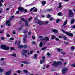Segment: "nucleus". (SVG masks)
Instances as JSON below:
<instances>
[{
	"mask_svg": "<svg viewBox=\"0 0 75 75\" xmlns=\"http://www.w3.org/2000/svg\"><path fill=\"white\" fill-rule=\"evenodd\" d=\"M56 37L55 36L53 35H52V37H51V39L52 40H54V38H55Z\"/></svg>",
	"mask_w": 75,
	"mask_h": 75,
	"instance_id": "obj_18",
	"label": "nucleus"
},
{
	"mask_svg": "<svg viewBox=\"0 0 75 75\" xmlns=\"http://www.w3.org/2000/svg\"><path fill=\"white\" fill-rule=\"evenodd\" d=\"M52 31L54 33H58V31L55 29H53L52 30Z\"/></svg>",
	"mask_w": 75,
	"mask_h": 75,
	"instance_id": "obj_22",
	"label": "nucleus"
},
{
	"mask_svg": "<svg viewBox=\"0 0 75 75\" xmlns=\"http://www.w3.org/2000/svg\"><path fill=\"white\" fill-rule=\"evenodd\" d=\"M3 30H1V31H0V34H1V33H3Z\"/></svg>",
	"mask_w": 75,
	"mask_h": 75,
	"instance_id": "obj_44",
	"label": "nucleus"
},
{
	"mask_svg": "<svg viewBox=\"0 0 75 75\" xmlns=\"http://www.w3.org/2000/svg\"><path fill=\"white\" fill-rule=\"evenodd\" d=\"M59 19H57L56 21V23H58V22L59 21Z\"/></svg>",
	"mask_w": 75,
	"mask_h": 75,
	"instance_id": "obj_59",
	"label": "nucleus"
},
{
	"mask_svg": "<svg viewBox=\"0 0 75 75\" xmlns=\"http://www.w3.org/2000/svg\"><path fill=\"white\" fill-rule=\"evenodd\" d=\"M24 11L26 13L27 12V10L26 9H25Z\"/></svg>",
	"mask_w": 75,
	"mask_h": 75,
	"instance_id": "obj_64",
	"label": "nucleus"
},
{
	"mask_svg": "<svg viewBox=\"0 0 75 75\" xmlns=\"http://www.w3.org/2000/svg\"><path fill=\"white\" fill-rule=\"evenodd\" d=\"M19 11H18L17 12V14H19Z\"/></svg>",
	"mask_w": 75,
	"mask_h": 75,
	"instance_id": "obj_63",
	"label": "nucleus"
},
{
	"mask_svg": "<svg viewBox=\"0 0 75 75\" xmlns=\"http://www.w3.org/2000/svg\"><path fill=\"white\" fill-rule=\"evenodd\" d=\"M58 16H62V13L61 12H60L58 13Z\"/></svg>",
	"mask_w": 75,
	"mask_h": 75,
	"instance_id": "obj_24",
	"label": "nucleus"
},
{
	"mask_svg": "<svg viewBox=\"0 0 75 75\" xmlns=\"http://www.w3.org/2000/svg\"><path fill=\"white\" fill-rule=\"evenodd\" d=\"M34 58L36 59H37V54H34Z\"/></svg>",
	"mask_w": 75,
	"mask_h": 75,
	"instance_id": "obj_21",
	"label": "nucleus"
},
{
	"mask_svg": "<svg viewBox=\"0 0 75 75\" xmlns=\"http://www.w3.org/2000/svg\"><path fill=\"white\" fill-rule=\"evenodd\" d=\"M46 48H47V47H43V48H42V51H44V50H45Z\"/></svg>",
	"mask_w": 75,
	"mask_h": 75,
	"instance_id": "obj_33",
	"label": "nucleus"
},
{
	"mask_svg": "<svg viewBox=\"0 0 75 75\" xmlns=\"http://www.w3.org/2000/svg\"><path fill=\"white\" fill-rule=\"evenodd\" d=\"M59 60H60V61H64V59H62V58H60L59 59Z\"/></svg>",
	"mask_w": 75,
	"mask_h": 75,
	"instance_id": "obj_46",
	"label": "nucleus"
},
{
	"mask_svg": "<svg viewBox=\"0 0 75 75\" xmlns=\"http://www.w3.org/2000/svg\"><path fill=\"white\" fill-rule=\"evenodd\" d=\"M46 4V2L45 1H44L42 2V4L44 5V4Z\"/></svg>",
	"mask_w": 75,
	"mask_h": 75,
	"instance_id": "obj_35",
	"label": "nucleus"
},
{
	"mask_svg": "<svg viewBox=\"0 0 75 75\" xmlns=\"http://www.w3.org/2000/svg\"><path fill=\"white\" fill-rule=\"evenodd\" d=\"M42 45H43V43H42V42H41L39 44V46L40 47H42Z\"/></svg>",
	"mask_w": 75,
	"mask_h": 75,
	"instance_id": "obj_15",
	"label": "nucleus"
},
{
	"mask_svg": "<svg viewBox=\"0 0 75 75\" xmlns=\"http://www.w3.org/2000/svg\"><path fill=\"white\" fill-rule=\"evenodd\" d=\"M27 35H26L25 36V38H27Z\"/></svg>",
	"mask_w": 75,
	"mask_h": 75,
	"instance_id": "obj_62",
	"label": "nucleus"
},
{
	"mask_svg": "<svg viewBox=\"0 0 75 75\" xmlns=\"http://www.w3.org/2000/svg\"><path fill=\"white\" fill-rule=\"evenodd\" d=\"M22 62L25 64H28V62L26 61H23Z\"/></svg>",
	"mask_w": 75,
	"mask_h": 75,
	"instance_id": "obj_14",
	"label": "nucleus"
},
{
	"mask_svg": "<svg viewBox=\"0 0 75 75\" xmlns=\"http://www.w3.org/2000/svg\"><path fill=\"white\" fill-rule=\"evenodd\" d=\"M1 61H4V58H2L0 59Z\"/></svg>",
	"mask_w": 75,
	"mask_h": 75,
	"instance_id": "obj_40",
	"label": "nucleus"
},
{
	"mask_svg": "<svg viewBox=\"0 0 75 75\" xmlns=\"http://www.w3.org/2000/svg\"><path fill=\"white\" fill-rule=\"evenodd\" d=\"M23 47V45H20L19 46V48H22Z\"/></svg>",
	"mask_w": 75,
	"mask_h": 75,
	"instance_id": "obj_31",
	"label": "nucleus"
},
{
	"mask_svg": "<svg viewBox=\"0 0 75 75\" xmlns=\"http://www.w3.org/2000/svg\"><path fill=\"white\" fill-rule=\"evenodd\" d=\"M62 63L60 62H57L54 61L53 62V63L52 64V65L53 66H54L56 67L58 66V65H62Z\"/></svg>",
	"mask_w": 75,
	"mask_h": 75,
	"instance_id": "obj_2",
	"label": "nucleus"
},
{
	"mask_svg": "<svg viewBox=\"0 0 75 75\" xmlns=\"http://www.w3.org/2000/svg\"><path fill=\"white\" fill-rule=\"evenodd\" d=\"M27 52H28L27 50H23L22 51V52H23L22 55H25V54H26V53H27Z\"/></svg>",
	"mask_w": 75,
	"mask_h": 75,
	"instance_id": "obj_9",
	"label": "nucleus"
},
{
	"mask_svg": "<svg viewBox=\"0 0 75 75\" xmlns=\"http://www.w3.org/2000/svg\"><path fill=\"white\" fill-rule=\"evenodd\" d=\"M11 55L13 57H16V53H13V54H11Z\"/></svg>",
	"mask_w": 75,
	"mask_h": 75,
	"instance_id": "obj_19",
	"label": "nucleus"
},
{
	"mask_svg": "<svg viewBox=\"0 0 75 75\" xmlns=\"http://www.w3.org/2000/svg\"><path fill=\"white\" fill-rule=\"evenodd\" d=\"M44 62H45V59L41 60L40 62V63L41 64H43Z\"/></svg>",
	"mask_w": 75,
	"mask_h": 75,
	"instance_id": "obj_13",
	"label": "nucleus"
},
{
	"mask_svg": "<svg viewBox=\"0 0 75 75\" xmlns=\"http://www.w3.org/2000/svg\"><path fill=\"white\" fill-rule=\"evenodd\" d=\"M47 40V41H48L49 38L48 37H45V38H41L40 39H38V41H44V40Z\"/></svg>",
	"mask_w": 75,
	"mask_h": 75,
	"instance_id": "obj_5",
	"label": "nucleus"
},
{
	"mask_svg": "<svg viewBox=\"0 0 75 75\" xmlns=\"http://www.w3.org/2000/svg\"><path fill=\"white\" fill-rule=\"evenodd\" d=\"M71 67H75V64H71Z\"/></svg>",
	"mask_w": 75,
	"mask_h": 75,
	"instance_id": "obj_39",
	"label": "nucleus"
},
{
	"mask_svg": "<svg viewBox=\"0 0 75 75\" xmlns=\"http://www.w3.org/2000/svg\"><path fill=\"white\" fill-rule=\"evenodd\" d=\"M51 11V9H48L46 10V11L48 12Z\"/></svg>",
	"mask_w": 75,
	"mask_h": 75,
	"instance_id": "obj_37",
	"label": "nucleus"
},
{
	"mask_svg": "<svg viewBox=\"0 0 75 75\" xmlns=\"http://www.w3.org/2000/svg\"><path fill=\"white\" fill-rule=\"evenodd\" d=\"M14 48L13 47H11L10 48V50H14Z\"/></svg>",
	"mask_w": 75,
	"mask_h": 75,
	"instance_id": "obj_41",
	"label": "nucleus"
},
{
	"mask_svg": "<svg viewBox=\"0 0 75 75\" xmlns=\"http://www.w3.org/2000/svg\"><path fill=\"white\" fill-rule=\"evenodd\" d=\"M61 53L62 54H63V55H64V54H65V52H62Z\"/></svg>",
	"mask_w": 75,
	"mask_h": 75,
	"instance_id": "obj_45",
	"label": "nucleus"
},
{
	"mask_svg": "<svg viewBox=\"0 0 75 75\" xmlns=\"http://www.w3.org/2000/svg\"><path fill=\"white\" fill-rule=\"evenodd\" d=\"M71 49L72 50H74L75 49V47L74 46H72L71 47Z\"/></svg>",
	"mask_w": 75,
	"mask_h": 75,
	"instance_id": "obj_36",
	"label": "nucleus"
},
{
	"mask_svg": "<svg viewBox=\"0 0 75 75\" xmlns=\"http://www.w3.org/2000/svg\"><path fill=\"white\" fill-rule=\"evenodd\" d=\"M1 49H4V50H9L10 48L8 47L7 46L2 45L1 46Z\"/></svg>",
	"mask_w": 75,
	"mask_h": 75,
	"instance_id": "obj_4",
	"label": "nucleus"
},
{
	"mask_svg": "<svg viewBox=\"0 0 75 75\" xmlns=\"http://www.w3.org/2000/svg\"><path fill=\"white\" fill-rule=\"evenodd\" d=\"M34 8H35V7H33L30 10V11H32V10H33L34 9Z\"/></svg>",
	"mask_w": 75,
	"mask_h": 75,
	"instance_id": "obj_32",
	"label": "nucleus"
},
{
	"mask_svg": "<svg viewBox=\"0 0 75 75\" xmlns=\"http://www.w3.org/2000/svg\"><path fill=\"white\" fill-rule=\"evenodd\" d=\"M7 37H10V35L9 34H7Z\"/></svg>",
	"mask_w": 75,
	"mask_h": 75,
	"instance_id": "obj_61",
	"label": "nucleus"
},
{
	"mask_svg": "<svg viewBox=\"0 0 75 75\" xmlns=\"http://www.w3.org/2000/svg\"><path fill=\"white\" fill-rule=\"evenodd\" d=\"M67 20H66L64 22V23L63 26H65V25L67 24Z\"/></svg>",
	"mask_w": 75,
	"mask_h": 75,
	"instance_id": "obj_16",
	"label": "nucleus"
},
{
	"mask_svg": "<svg viewBox=\"0 0 75 75\" xmlns=\"http://www.w3.org/2000/svg\"><path fill=\"white\" fill-rule=\"evenodd\" d=\"M14 16H11L10 18V20H12V19H13V18H14Z\"/></svg>",
	"mask_w": 75,
	"mask_h": 75,
	"instance_id": "obj_28",
	"label": "nucleus"
},
{
	"mask_svg": "<svg viewBox=\"0 0 75 75\" xmlns=\"http://www.w3.org/2000/svg\"><path fill=\"white\" fill-rule=\"evenodd\" d=\"M38 21L37 23L39 25H42V24H47L48 23V21H47L45 22H42L41 21L38 20Z\"/></svg>",
	"mask_w": 75,
	"mask_h": 75,
	"instance_id": "obj_1",
	"label": "nucleus"
},
{
	"mask_svg": "<svg viewBox=\"0 0 75 75\" xmlns=\"http://www.w3.org/2000/svg\"><path fill=\"white\" fill-rule=\"evenodd\" d=\"M68 70V69L67 68H64L62 70V73L63 74H65L67 72V70Z\"/></svg>",
	"mask_w": 75,
	"mask_h": 75,
	"instance_id": "obj_6",
	"label": "nucleus"
},
{
	"mask_svg": "<svg viewBox=\"0 0 75 75\" xmlns=\"http://www.w3.org/2000/svg\"><path fill=\"white\" fill-rule=\"evenodd\" d=\"M62 37L64 39V40H67V37H66L65 35H63Z\"/></svg>",
	"mask_w": 75,
	"mask_h": 75,
	"instance_id": "obj_17",
	"label": "nucleus"
},
{
	"mask_svg": "<svg viewBox=\"0 0 75 75\" xmlns=\"http://www.w3.org/2000/svg\"><path fill=\"white\" fill-rule=\"evenodd\" d=\"M45 57H42V60H43V59H45Z\"/></svg>",
	"mask_w": 75,
	"mask_h": 75,
	"instance_id": "obj_54",
	"label": "nucleus"
},
{
	"mask_svg": "<svg viewBox=\"0 0 75 75\" xmlns=\"http://www.w3.org/2000/svg\"><path fill=\"white\" fill-rule=\"evenodd\" d=\"M54 20V18L51 17L50 18V20Z\"/></svg>",
	"mask_w": 75,
	"mask_h": 75,
	"instance_id": "obj_43",
	"label": "nucleus"
},
{
	"mask_svg": "<svg viewBox=\"0 0 75 75\" xmlns=\"http://www.w3.org/2000/svg\"><path fill=\"white\" fill-rule=\"evenodd\" d=\"M31 34V33L30 32H29L28 33V35H30Z\"/></svg>",
	"mask_w": 75,
	"mask_h": 75,
	"instance_id": "obj_60",
	"label": "nucleus"
},
{
	"mask_svg": "<svg viewBox=\"0 0 75 75\" xmlns=\"http://www.w3.org/2000/svg\"><path fill=\"white\" fill-rule=\"evenodd\" d=\"M27 32V31H26V30H25L24 31V34H25V33H26Z\"/></svg>",
	"mask_w": 75,
	"mask_h": 75,
	"instance_id": "obj_52",
	"label": "nucleus"
},
{
	"mask_svg": "<svg viewBox=\"0 0 75 75\" xmlns=\"http://www.w3.org/2000/svg\"><path fill=\"white\" fill-rule=\"evenodd\" d=\"M56 41H59V39L57 38H56Z\"/></svg>",
	"mask_w": 75,
	"mask_h": 75,
	"instance_id": "obj_57",
	"label": "nucleus"
},
{
	"mask_svg": "<svg viewBox=\"0 0 75 75\" xmlns=\"http://www.w3.org/2000/svg\"><path fill=\"white\" fill-rule=\"evenodd\" d=\"M23 47L24 48H27V45H24L23 46Z\"/></svg>",
	"mask_w": 75,
	"mask_h": 75,
	"instance_id": "obj_29",
	"label": "nucleus"
},
{
	"mask_svg": "<svg viewBox=\"0 0 75 75\" xmlns=\"http://www.w3.org/2000/svg\"><path fill=\"white\" fill-rule=\"evenodd\" d=\"M1 1L2 3H3V0H0V6H2V4H1Z\"/></svg>",
	"mask_w": 75,
	"mask_h": 75,
	"instance_id": "obj_23",
	"label": "nucleus"
},
{
	"mask_svg": "<svg viewBox=\"0 0 75 75\" xmlns=\"http://www.w3.org/2000/svg\"><path fill=\"white\" fill-rule=\"evenodd\" d=\"M18 10H20L21 11H24V8L23 7H19L18 8Z\"/></svg>",
	"mask_w": 75,
	"mask_h": 75,
	"instance_id": "obj_10",
	"label": "nucleus"
},
{
	"mask_svg": "<svg viewBox=\"0 0 75 75\" xmlns=\"http://www.w3.org/2000/svg\"><path fill=\"white\" fill-rule=\"evenodd\" d=\"M45 66H46V65H44V66H43L44 67H43V69H45V67H45Z\"/></svg>",
	"mask_w": 75,
	"mask_h": 75,
	"instance_id": "obj_48",
	"label": "nucleus"
},
{
	"mask_svg": "<svg viewBox=\"0 0 75 75\" xmlns=\"http://www.w3.org/2000/svg\"><path fill=\"white\" fill-rule=\"evenodd\" d=\"M18 45H20V41H19L18 42Z\"/></svg>",
	"mask_w": 75,
	"mask_h": 75,
	"instance_id": "obj_47",
	"label": "nucleus"
},
{
	"mask_svg": "<svg viewBox=\"0 0 75 75\" xmlns=\"http://www.w3.org/2000/svg\"><path fill=\"white\" fill-rule=\"evenodd\" d=\"M57 50L59 52V51H60L61 50H62V49H60L59 48H58L57 49Z\"/></svg>",
	"mask_w": 75,
	"mask_h": 75,
	"instance_id": "obj_27",
	"label": "nucleus"
},
{
	"mask_svg": "<svg viewBox=\"0 0 75 75\" xmlns=\"http://www.w3.org/2000/svg\"><path fill=\"white\" fill-rule=\"evenodd\" d=\"M10 40H14V38H11L10 39Z\"/></svg>",
	"mask_w": 75,
	"mask_h": 75,
	"instance_id": "obj_51",
	"label": "nucleus"
},
{
	"mask_svg": "<svg viewBox=\"0 0 75 75\" xmlns=\"http://www.w3.org/2000/svg\"><path fill=\"white\" fill-rule=\"evenodd\" d=\"M23 41L24 43H26V42H27V40H26V39H23Z\"/></svg>",
	"mask_w": 75,
	"mask_h": 75,
	"instance_id": "obj_20",
	"label": "nucleus"
},
{
	"mask_svg": "<svg viewBox=\"0 0 75 75\" xmlns=\"http://www.w3.org/2000/svg\"><path fill=\"white\" fill-rule=\"evenodd\" d=\"M33 11L34 12H37V9H35L34 10H33Z\"/></svg>",
	"mask_w": 75,
	"mask_h": 75,
	"instance_id": "obj_34",
	"label": "nucleus"
},
{
	"mask_svg": "<svg viewBox=\"0 0 75 75\" xmlns=\"http://www.w3.org/2000/svg\"><path fill=\"white\" fill-rule=\"evenodd\" d=\"M23 71L24 72H25V73H27V71L25 70H23Z\"/></svg>",
	"mask_w": 75,
	"mask_h": 75,
	"instance_id": "obj_38",
	"label": "nucleus"
},
{
	"mask_svg": "<svg viewBox=\"0 0 75 75\" xmlns=\"http://www.w3.org/2000/svg\"><path fill=\"white\" fill-rule=\"evenodd\" d=\"M74 21H75V20H74V19H71V23L73 24V23H74Z\"/></svg>",
	"mask_w": 75,
	"mask_h": 75,
	"instance_id": "obj_25",
	"label": "nucleus"
},
{
	"mask_svg": "<svg viewBox=\"0 0 75 75\" xmlns=\"http://www.w3.org/2000/svg\"><path fill=\"white\" fill-rule=\"evenodd\" d=\"M3 69H1L0 68V72H3Z\"/></svg>",
	"mask_w": 75,
	"mask_h": 75,
	"instance_id": "obj_30",
	"label": "nucleus"
},
{
	"mask_svg": "<svg viewBox=\"0 0 75 75\" xmlns=\"http://www.w3.org/2000/svg\"><path fill=\"white\" fill-rule=\"evenodd\" d=\"M35 43V42H32V44H34Z\"/></svg>",
	"mask_w": 75,
	"mask_h": 75,
	"instance_id": "obj_56",
	"label": "nucleus"
},
{
	"mask_svg": "<svg viewBox=\"0 0 75 75\" xmlns=\"http://www.w3.org/2000/svg\"><path fill=\"white\" fill-rule=\"evenodd\" d=\"M32 38H33V39H34L35 38V37H34V36H33L32 37Z\"/></svg>",
	"mask_w": 75,
	"mask_h": 75,
	"instance_id": "obj_53",
	"label": "nucleus"
},
{
	"mask_svg": "<svg viewBox=\"0 0 75 75\" xmlns=\"http://www.w3.org/2000/svg\"><path fill=\"white\" fill-rule=\"evenodd\" d=\"M1 40H4V38L3 37H1Z\"/></svg>",
	"mask_w": 75,
	"mask_h": 75,
	"instance_id": "obj_58",
	"label": "nucleus"
},
{
	"mask_svg": "<svg viewBox=\"0 0 75 75\" xmlns=\"http://www.w3.org/2000/svg\"><path fill=\"white\" fill-rule=\"evenodd\" d=\"M42 37H43V36H40L39 37V38H42Z\"/></svg>",
	"mask_w": 75,
	"mask_h": 75,
	"instance_id": "obj_50",
	"label": "nucleus"
},
{
	"mask_svg": "<svg viewBox=\"0 0 75 75\" xmlns=\"http://www.w3.org/2000/svg\"><path fill=\"white\" fill-rule=\"evenodd\" d=\"M62 7V6L61 5H59V8H61Z\"/></svg>",
	"mask_w": 75,
	"mask_h": 75,
	"instance_id": "obj_55",
	"label": "nucleus"
},
{
	"mask_svg": "<svg viewBox=\"0 0 75 75\" xmlns=\"http://www.w3.org/2000/svg\"><path fill=\"white\" fill-rule=\"evenodd\" d=\"M33 50L31 51L30 53H28V55H30V54H32V53H33Z\"/></svg>",
	"mask_w": 75,
	"mask_h": 75,
	"instance_id": "obj_26",
	"label": "nucleus"
},
{
	"mask_svg": "<svg viewBox=\"0 0 75 75\" xmlns=\"http://www.w3.org/2000/svg\"><path fill=\"white\" fill-rule=\"evenodd\" d=\"M22 20V21H25V25H26V26H28V21H27L24 20V18H21Z\"/></svg>",
	"mask_w": 75,
	"mask_h": 75,
	"instance_id": "obj_8",
	"label": "nucleus"
},
{
	"mask_svg": "<svg viewBox=\"0 0 75 75\" xmlns=\"http://www.w3.org/2000/svg\"><path fill=\"white\" fill-rule=\"evenodd\" d=\"M10 23V21H6V22L5 24L6 25H7V24H8V26H10V23Z\"/></svg>",
	"mask_w": 75,
	"mask_h": 75,
	"instance_id": "obj_11",
	"label": "nucleus"
},
{
	"mask_svg": "<svg viewBox=\"0 0 75 75\" xmlns=\"http://www.w3.org/2000/svg\"><path fill=\"white\" fill-rule=\"evenodd\" d=\"M61 30L64 33L66 34V35H68V36H70V37H73V35L72 34V33L64 31L62 29H61Z\"/></svg>",
	"mask_w": 75,
	"mask_h": 75,
	"instance_id": "obj_3",
	"label": "nucleus"
},
{
	"mask_svg": "<svg viewBox=\"0 0 75 75\" xmlns=\"http://www.w3.org/2000/svg\"><path fill=\"white\" fill-rule=\"evenodd\" d=\"M10 74H11V71H9L6 73L5 75H10Z\"/></svg>",
	"mask_w": 75,
	"mask_h": 75,
	"instance_id": "obj_12",
	"label": "nucleus"
},
{
	"mask_svg": "<svg viewBox=\"0 0 75 75\" xmlns=\"http://www.w3.org/2000/svg\"><path fill=\"white\" fill-rule=\"evenodd\" d=\"M17 72H18V73H20L21 72V71L20 70H18L17 71Z\"/></svg>",
	"mask_w": 75,
	"mask_h": 75,
	"instance_id": "obj_49",
	"label": "nucleus"
},
{
	"mask_svg": "<svg viewBox=\"0 0 75 75\" xmlns=\"http://www.w3.org/2000/svg\"><path fill=\"white\" fill-rule=\"evenodd\" d=\"M33 18L31 17H30V18H29L28 19V20H29V21H30V20H31Z\"/></svg>",
	"mask_w": 75,
	"mask_h": 75,
	"instance_id": "obj_42",
	"label": "nucleus"
},
{
	"mask_svg": "<svg viewBox=\"0 0 75 75\" xmlns=\"http://www.w3.org/2000/svg\"><path fill=\"white\" fill-rule=\"evenodd\" d=\"M69 17H73L74 16V13L71 10H69Z\"/></svg>",
	"mask_w": 75,
	"mask_h": 75,
	"instance_id": "obj_7",
	"label": "nucleus"
}]
</instances>
